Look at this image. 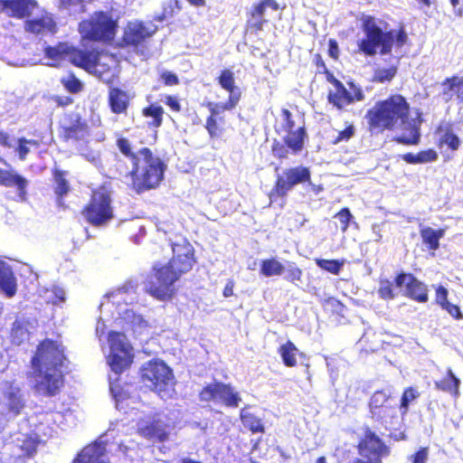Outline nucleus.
I'll return each instance as SVG.
<instances>
[{"instance_id": "obj_28", "label": "nucleus", "mask_w": 463, "mask_h": 463, "mask_svg": "<svg viewBox=\"0 0 463 463\" xmlns=\"http://www.w3.org/2000/svg\"><path fill=\"white\" fill-rule=\"evenodd\" d=\"M434 387L439 392L449 393L454 399H458L460 395V380L450 367L447 368L442 378L434 381Z\"/></svg>"}, {"instance_id": "obj_4", "label": "nucleus", "mask_w": 463, "mask_h": 463, "mask_svg": "<svg viewBox=\"0 0 463 463\" xmlns=\"http://www.w3.org/2000/svg\"><path fill=\"white\" fill-rule=\"evenodd\" d=\"M195 263L191 260L171 258L165 264L154 265L145 280V291L156 300H171L176 292L175 282L191 271Z\"/></svg>"}, {"instance_id": "obj_49", "label": "nucleus", "mask_w": 463, "mask_h": 463, "mask_svg": "<svg viewBox=\"0 0 463 463\" xmlns=\"http://www.w3.org/2000/svg\"><path fill=\"white\" fill-rule=\"evenodd\" d=\"M289 150V146L284 140L283 142L274 140L271 145V154L275 158H277L279 161H282L288 157Z\"/></svg>"}, {"instance_id": "obj_12", "label": "nucleus", "mask_w": 463, "mask_h": 463, "mask_svg": "<svg viewBox=\"0 0 463 463\" xmlns=\"http://www.w3.org/2000/svg\"><path fill=\"white\" fill-rule=\"evenodd\" d=\"M156 26L142 21L128 22L120 39V46L132 48L137 53L144 54L148 50L147 42L156 33Z\"/></svg>"}, {"instance_id": "obj_6", "label": "nucleus", "mask_w": 463, "mask_h": 463, "mask_svg": "<svg viewBox=\"0 0 463 463\" xmlns=\"http://www.w3.org/2000/svg\"><path fill=\"white\" fill-rule=\"evenodd\" d=\"M110 190L106 185L91 189L88 202L80 210L84 221L92 227H103L114 219Z\"/></svg>"}, {"instance_id": "obj_5", "label": "nucleus", "mask_w": 463, "mask_h": 463, "mask_svg": "<svg viewBox=\"0 0 463 463\" xmlns=\"http://www.w3.org/2000/svg\"><path fill=\"white\" fill-rule=\"evenodd\" d=\"M118 29V20L111 13L101 10L95 11L87 19L82 20L78 26L82 40L102 43L113 42Z\"/></svg>"}, {"instance_id": "obj_40", "label": "nucleus", "mask_w": 463, "mask_h": 463, "mask_svg": "<svg viewBox=\"0 0 463 463\" xmlns=\"http://www.w3.org/2000/svg\"><path fill=\"white\" fill-rule=\"evenodd\" d=\"M284 272V265L274 257L260 261V273L264 277L280 276Z\"/></svg>"}, {"instance_id": "obj_13", "label": "nucleus", "mask_w": 463, "mask_h": 463, "mask_svg": "<svg viewBox=\"0 0 463 463\" xmlns=\"http://www.w3.org/2000/svg\"><path fill=\"white\" fill-rule=\"evenodd\" d=\"M172 378V370L162 361H149L141 368L142 382L148 383L150 389L158 394L168 389Z\"/></svg>"}, {"instance_id": "obj_32", "label": "nucleus", "mask_w": 463, "mask_h": 463, "mask_svg": "<svg viewBox=\"0 0 463 463\" xmlns=\"http://www.w3.org/2000/svg\"><path fill=\"white\" fill-rule=\"evenodd\" d=\"M437 133L443 134L437 141V146L441 148L446 146L451 151H457L461 146L460 138L454 133L451 124H448L446 127L441 125L437 127Z\"/></svg>"}, {"instance_id": "obj_43", "label": "nucleus", "mask_w": 463, "mask_h": 463, "mask_svg": "<svg viewBox=\"0 0 463 463\" xmlns=\"http://www.w3.org/2000/svg\"><path fill=\"white\" fill-rule=\"evenodd\" d=\"M60 82L71 94H78L84 89V84L76 77L73 72H69L68 75L62 77L60 80Z\"/></svg>"}, {"instance_id": "obj_56", "label": "nucleus", "mask_w": 463, "mask_h": 463, "mask_svg": "<svg viewBox=\"0 0 463 463\" xmlns=\"http://www.w3.org/2000/svg\"><path fill=\"white\" fill-rule=\"evenodd\" d=\"M354 135V127L349 123L346 127L338 132L335 138L332 141L333 144H338L341 142H347Z\"/></svg>"}, {"instance_id": "obj_36", "label": "nucleus", "mask_w": 463, "mask_h": 463, "mask_svg": "<svg viewBox=\"0 0 463 463\" xmlns=\"http://www.w3.org/2000/svg\"><path fill=\"white\" fill-rule=\"evenodd\" d=\"M164 113L163 107L157 102H152L144 107L141 110L143 117L151 118V121L148 122V127L154 128H158L162 126Z\"/></svg>"}, {"instance_id": "obj_3", "label": "nucleus", "mask_w": 463, "mask_h": 463, "mask_svg": "<svg viewBox=\"0 0 463 463\" xmlns=\"http://www.w3.org/2000/svg\"><path fill=\"white\" fill-rule=\"evenodd\" d=\"M116 146L131 163L128 175L131 177L130 188L133 191L139 194L160 184L166 166L149 147L144 146L134 151L131 141L125 137H118Z\"/></svg>"}, {"instance_id": "obj_35", "label": "nucleus", "mask_w": 463, "mask_h": 463, "mask_svg": "<svg viewBox=\"0 0 463 463\" xmlns=\"http://www.w3.org/2000/svg\"><path fill=\"white\" fill-rule=\"evenodd\" d=\"M172 248V257L175 259L183 260H191V261L196 262L195 250L191 242L183 238L178 241H175L171 243Z\"/></svg>"}, {"instance_id": "obj_48", "label": "nucleus", "mask_w": 463, "mask_h": 463, "mask_svg": "<svg viewBox=\"0 0 463 463\" xmlns=\"http://www.w3.org/2000/svg\"><path fill=\"white\" fill-rule=\"evenodd\" d=\"M69 49H70L69 46H67L63 43H59L56 46L45 47L44 54L47 58L54 60V61H59V60H61L62 58L68 59V52L67 51Z\"/></svg>"}, {"instance_id": "obj_20", "label": "nucleus", "mask_w": 463, "mask_h": 463, "mask_svg": "<svg viewBox=\"0 0 463 463\" xmlns=\"http://www.w3.org/2000/svg\"><path fill=\"white\" fill-rule=\"evenodd\" d=\"M67 52L68 61L72 65L89 72L92 71V68L97 65L99 61V50L97 49L88 50L71 46Z\"/></svg>"}, {"instance_id": "obj_18", "label": "nucleus", "mask_w": 463, "mask_h": 463, "mask_svg": "<svg viewBox=\"0 0 463 463\" xmlns=\"http://www.w3.org/2000/svg\"><path fill=\"white\" fill-rule=\"evenodd\" d=\"M268 7H270L274 11L279 9V4L275 0H261L251 6L250 10L247 13L245 24L247 32L257 33L263 30L264 24L268 22V20L264 18L265 10Z\"/></svg>"}, {"instance_id": "obj_50", "label": "nucleus", "mask_w": 463, "mask_h": 463, "mask_svg": "<svg viewBox=\"0 0 463 463\" xmlns=\"http://www.w3.org/2000/svg\"><path fill=\"white\" fill-rule=\"evenodd\" d=\"M28 145L36 146H38V142L34 139H27L24 137H19L17 139L16 152H17L18 157L21 161H24L27 157V155L30 152Z\"/></svg>"}, {"instance_id": "obj_19", "label": "nucleus", "mask_w": 463, "mask_h": 463, "mask_svg": "<svg viewBox=\"0 0 463 463\" xmlns=\"http://www.w3.org/2000/svg\"><path fill=\"white\" fill-rule=\"evenodd\" d=\"M170 426L160 419L141 420L137 432L142 438L156 442H165L170 438Z\"/></svg>"}, {"instance_id": "obj_61", "label": "nucleus", "mask_w": 463, "mask_h": 463, "mask_svg": "<svg viewBox=\"0 0 463 463\" xmlns=\"http://www.w3.org/2000/svg\"><path fill=\"white\" fill-rule=\"evenodd\" d=\"M164 103L174 112H180L182 109L178 99L173 95H166Z\"/></svg>"}, {"instance_id": "obj_46", "label": "nucleus", "mask_w": 463, "mask_h": 463, "mask_svg": "<svg viewBox=\"0 0 463 463\" xmlns=\"http://www.w3.org/2000/svg\"><path fill=\"white\" fill-rule=\"evenodd\" d=\"M397 74V67L392 65L388 68L376 69L373 75V81L378 83L390 82Z\"/></svg>"}, {"instance_id": "obj_54", "label": "nucleus", "mask_w": 463, "mask_h": 463, "mask_svg": "<svg viewBox=\"0 0 463 463\" xmlns=\"http://www.w3.org/2000/svg\"><path fill=\"white\" fill-rule=\"evenodd\" d=\"M159 80L165 87H173L180 83V80L177 74L170 71H162L159 73Z\"/></svg>"}, {"instance_id": "obj_1", "label": "nucleus", "mask_w": 463, "mask_h": 463, "mask_svg": "<svg viewBox=\"0 0 463 463\" xmlns=\"http://www.w3.org/2000/svg\"><path fill=\"white\" fill-rule=\"evenodd\" d=\"M411 105L402 94H391L386 99L379 100L366 111L365 119L368 129L372 133L392 131L399 127L409 125L410 135H401L395 141L405 146L420 143V133L419 126L410 124Z\"/></svg>"}, {"instance_id": "obj_39", "label": "nucleus", "mask_w": 463, "mask_h": 463, "mask_svg": "<svg viewBox=\"0 0 463 463\" xmlns=\"http://www.w3.org/2000/svg\"><path fill=\"white\" fill-rule=\"evenodd\" d=\"M402 157L408 164H425L436 161L438 159V153L433 148H429L421 150L417 154L406 153Z\"/></svg>"}, {"instance_id": "obj_59", "label": "nucleus", "mask_w": 463, "mask_h": 463, "mask_svg": "<svg viewBox=\"0 0 463 463\" xmlns=\"http://www.w3.org/2000/svg\"><path fill=\"white\" fill-rule=\"evenodd\" d=\"M448 314H449L454 319L459 320L463 318L462 312L459 306L448 302L446 305L441 307Z\"/></svg>"}, {"instance_id": "obj_42", "label": "nucleus", "mask_w": 463, "mask_h": 463, "mask_svg": "<svg viewBox=\"0 0 463 463\" xmlns=\"http://www.w3.org/2000/svg\"><path fill=\"white\" fill-rule=\"evenodd\" d=\"M241 420L243 426L252 433H263L264 426L261 420L253 413H241Z\"/></svg>"}, {"instance_id": "obj_41", "label": "nucleus", "mask_w": 463, "mask_h": 463, "mask_svg": "<svg viewBox=\"0 0 463 463\" xmlns=\"http://www.w3.org/2000/svg\"><path fill=\"white\" fill-rule=\"evenodd\" d=\"M29 331L23 321L15 320L12 326L10 333L11 343L14 345H20L29 339Z\"/></svg>"}, {"instance_id": "obj_14", "label": "nucleus", "mask_w": 463, "mask_h": 463, "mask_svg": "<svg viewBox=\"0 0 463 463\" xmlns=\"http://www.w3.org/2000/svg\"><path fill=\"white\" fill-rule=\"evenodd\" d=\"M90 136V128L87 120L79 113L66 116L59 128V137L65 143H87Z\"/></svg>"}, {"instance_id": "obj_22", "label": "nucleus", "mask_w": 463, "mask_h": 463, "mask_svg": "<svg viewBox=\"0 0 463 463\" xmlns=\"http://www.w3.org/2000/svg\"><path fill=\"white\" fill-rule=\"evenodd\" d=\"M207 108L210 111V115L206 118L205 129L207 130L211 138L219 137L222 133L223 128L219 122L223 121V118L221 117V113L225 110H232L234 108L227 106V104L213 103L209 102Z\"/></svg>"}, {"instance_id": "obj_10", "label": "nucleus", "mask_w": 463, "mask_h": 463, "mask_svg": "<svg viewBox=\"0 0 463 463\" xmlns=\"http://www.w3.org/2000/svg\"><path fill=\"white\" fill-rule=\"evenodd\" d=\"M108 341L110 348L108 363L115 373L120 374L133 363L132 347L121 332L110 331Z\"/></svg>"}, {"instance_id": "obj_9", "label": "nucleus", "mask_w": 463, "mask_h": 463, "mask_svg": "<svg viewBox=\"0 0 463 463\" xmlns=\"http://www.w3.org/2000/svg\"><path fill=\"white\" fill-rule=\"evenodd\" d=\"M369 411L372 419L389 430L398 423V415L392 392L381 389L373 392L369 400Z\"/></svg>"}, {"instance_id": "obj_2", "label": "nucleus", "mask_w": 463, "mask_h": 463, "mask_svg": "<svg viewBox=\"0 0 463 463\" xmlns=\"http://www.w3.org/2000/svg\"><path fill=\"white\" fill-rule=\"evenodd\" d=\"M66 361L63 348L56 341L45 338L41 341L31 359L34 376L39 379L34 390L40 394L53 397L64 386L65 375L62 367Z\"/></svg>"}, {"instance_id": "obj_62", "label": "nucleus", "mask_w": 463, "mask_h": 463, "mask_svg": "<svg viewBox=\"0 0 463 463\" xmlns=\"http://www.w3.org/2000/svg\"><path fill=\"white\" fill-rule=\"evenodd\" d=\"M339 46L337 43V41L335 39H329L328 41V55L334 59L335 61H337L339 59Z\"/></svg>"}, {"instance_id": "obj_38", "label": "nucleus", "mask_w": 463, "mask_h": 463, "mask_svg": "<svg viewBox=\"0 0 463 463\" xmlns=\"http://www.w3.org/2000/svg\"><path fill=\"white\" fill-rule=\"evenodd\" d=\"M278 353L285 366L295 367L297 365V354L298 353V349L292 341L288 340L286 343L282 344L278 348Z\"/></svg>"}, {"instance_id": "obj_52", "label": "nucleus", "mask_w": 463, "mask_h": 463, "mask_svg": "<svg viewBox=\"0 0 463 463\" xmlns=\"http://www.w3.org/2000/svg\"><path fill=\"white\" fill-rule=\"evenodd\" d=\"M313 61L317 68V73L324 74L328 82L332 80V77H335L333 72L327 69L326 62L324 61L320 53H316L314 55Z\"/></svg>"}, {"instance_id": "obj_15", "label": "nucleus", "mask_w": 463, "mask_h": 463, "mask_svg": "<svg viewBox=\"0 0 463 463\" xmlns=\"http://www.w3.org/2000/svg\"><path fill=\"white\" fill-rule=\"evenodd\" d=\"M281 116L283 118L282 130L287 133L284 141L289 146L291 153L298 155L305 146V139L307 137L306 128L304 125H296L292 113L288 109H282Z\"/></svg>"}, {"instance_id": "obj_34", "label": "nucleus", "mask_w": 463, "mask_h": 463, "mask_svg": "<svg viewBox=\"0 0 463 463\" xmlns=\"http://www.w3.org/2000/svg\"><path fill=\"white\" fill-rule=\"evenodd\" d=\"M445 232L444 228L434 230L430 227H423L420 230V235L429 250H436L439 248V240L445 235Z\"/></svg>"}, {"instance_id": "obj_21", "label": "nucleus", "mask_w": 463, "mask_h": 463, "mask_svg": "<svg viewBox=\"0 0 463 463\" xmlns=\"http://www.w3.org/2000/svg\"><path fill=\"white\" fill-rule=\"evenodd\" d=\"M36 7L35 0H0V13L16 19L29 17Z\"/></svg>"}, {"instance_id": "obj_26", "label": "nucleus", "mask_w": 463, "mask_h": 463, "mask_svg": "<svg viewBox=\"0 0 463 463\" xmlns=\"http://www.w3.org/2000/svg\"><path fill=\"white\" fill-rule=\"evenodd\" d=\"M71 463H110L105 458V448L99 443L85 446Z\"/></svg>"}, {"instance_id": "obj_53", "label": "nucleus", "mask_w": 463, "mask_h": 463, "mask_svg": "<svg viewBox=\"0 0 463 463\" xmlns=\"http://www.w3.org/2000/svg\"><path fill=\"white\" fill-rule=\"evenodd\" d=\"M335 217L337 218L341 223V232H345L349 228L351 220L353 219V215L349 208H342L339 212H337L335 214Z\"/></svg>"}, {"instance_id": "obj_23", "label": "nucleus", "mask_w": 463, "mask_h": 463, "mask_svg": "<svg viewBox=\"0 0 463 463\" xmlns=\"http://www.w3.org/2000/svg\"><path fill=\"white\" fill-rule=\"evenodd\" d=\"M132 96L128 90L119 87H110L108 91V105L113 114H127Z\"/></svg>"}, {"instance_id": "obj_60", "label": "nucleus", "mask_w": 463, "mask_h": 463, "mask_svg": "<svg viewBox=\"0 0 463 463\" xmlns=\"http://www.w3.org/2000/svg\"><path fill=\"white\" fill-rule=\"evenodd\" d=\"M429 458V448L421 447L411 455V463H426Z\"/></svg>"}, {"instance_id": "obj_33", "label": "nucleus", "mask_w": 463, "mask_h": 463, "mask_svg": "<svg viewBox=\"0 0 463 463\" xmlns=\"http://www.w3.org/2000/svg\"><path fill=\"white\" fill-rule=\"evenodd\" d=\"M0 288L7 297H13L16 292V279L11 269L0 261Z\"/></svg>"}, {"instance_id": "obj_44", "label": "nucleus", "mask_w": 463, "mask_h": 463, "mask_svg": "<svg viewBox=\"0 0 463 463\" xmlns=\"http://www.w3.org/2000/svg\"><path fill=\"white\" fill-rule=\"evenodd\" d=\"M420 393L415 387L410 386L404 389L400 401V411L402 415L409 411L410 403L420 397Z\"/></svg>"}, {"instance_id": "obj_27", "label": "nucleus", "mask_w": 463, "mask_h": 463, "mask_svg": "<svg viewBox=\"0 0 463 463\" xmlns=\"http://www.w3.org/2000/svg\"><path fill=\"white\" fill-rule=\"evenodd\" d=\"M442 95L446 101L456 100L463 104V77L453 75L446 78L442 82Z\"/></svg>"}, {"instance_id": "obj_17", "label": "nucleus", "mask_w": 463, "mask_h": 463, "mask_svg": "<svg viewBox=\"0 0 463 463\" xmlns=\"http://www.w3.org/2000/svg\"><path fill=\"white\" fill-rule=\"evenodd\" d=\"M394 284L398 288L404 287L405 296L418 303H426L429 300L427 286L414 274L400 272L394 278Z\"/></svg>"}, {"instance_id": "obj_58", "label": "nucleus", "mask_w": 463, "mask_h": 463, "mask_svg": "<svg viewBox=\"0 0 463 463\" xmlns=\"http://www.w3.org/2000/svg\"><path fill=\"white\" fill-rule=\"evenodd\" d=\"M61 5L69 10L85 11V0H60Z\"/></svg>"}, {"instance_id": "obj_16", "label": "nucleus", "mask_w": 463, "mask_h": 463, "mask_svg": "<svg viewBox=\"0 0 463 463\" xmlns=\"http://www.w3.org/2000/svg\"><path fill=\"white\" fill-rule=\"evenodd\" d=\"M329 82L334 85L335 90L329 92L327 99L329 103L338 109H343L345 106L364 99L362 89L354 82L348 83L349 90L335 77H332Z\"/></svg>"}, {"instance_id": "obj_37", "label": "nucleus", "mask_w": 463, "mask_h": 463, "mask_svg": "<svg viewBox=\"0 0 463 463\" xmlns=\"http://www.w3.org/2000/svg\"><path fill=\"white\" fill-rule=\"evenodd\" d=\"M115 61L116 59L113 54L99 51V61L97 65L92 68L91 72L96 73L99 78L108 75L112 72Z\"/></svg>"}, {"instance_id": "obj_29", "label": "nucleus", "mask_w": 463, "mask_h": 463, "mask_svg": "<svg viewBox=\"0 0 463 463\" xmlns=\"http://www.w3.org/2000/svg\"><path fill=\"white\" fill-rule=\"evenodd\" d=\"M24 29L27 33L40 35L47 33H53L56 32L55 21L48 16L42 15L37 18L26 20L24 23Z\"/></svg>"}, {"instance_id": "obj_63", "label": "nucleus", "mask_w": 463, "mask_h": 463, "mask_svg": "<svg viewBox=\"0 0 463 463\" xmlns=\"http://www.w3.org/2000/svg\"><path fill=\"white\" fill-rule=\"evenodd\" d=\"M0 146L4 148L13 147V139L11 136L4 130H0Z\"/></svg>"}, {"instance_id": "obj_30", "label": "nucleus", "mask_w": 463, "mask_h": 463, "mask_svg": "<svg viewBox=\"0 0 463 463\" xmlns=\"http://www.w3.org/2000/svg\"><path fill=\"white\" fill-rule=\"evenodd\" d=\"M67 172L61 169H53L52 176L54 181V194L56 195V203L60 208L66 209L67 205L64 203V196L68 194L71 190L69 181L66 179Z\"/></svg>"}, {"instance_id": "obj_64", "label": "nucleus", "mask_w": 463, "mask_h": 463, "mask_svg": "<svg viewBox=\"0 0 463 463\" xmlns=\"http://www.w3.org/2000/svg\"><path fill=\"white\" fill-rule=\"evenodd\" d=\"M408 40L407 33L403 27H401L395 34V43L398 47L403 46Z\"/></svg>"}, {"instance_id": "obj_24", "label": "nucleus", "mask_w": 463, "mask_h": 463, "mask_svg": "<svg viewBox=\"0 0 463 463\" xmlns=\"http://www.w3.org/2000/svg\"><path fill=\"white\" fill-rule=\"evenodd\" d=\"M217 82L222 89L229 93L228 99L222 104L235 108L241 99V92L239 87L236 86L233 72L229 69L221 71L217 77Z\"/></svg>"}, {"instance_id": "obj_31", "label": "nucleus", "mask_w": 463, "mask_h": 463, "mask_svg": "<svg viewBox=\"0 0 463 463\" xmlns=\"http://www.w3.org/2000/svg\"><path fill=\"white\" fill-rule=\"evenodd\" d=\"M4 397L7 400V407L10 412L14 415L21 413L24 408V401L23 399L21 388L19 386L9 383L4 391Z\"/></svg>"}, {"instance_id": "obj_25", "label": "nucleus", "mask_w": 463, "mask_h": 463, "mask_svg": "<svg viewBox=\"0 0 463 463\" xmlns=\"http://www.w3.org/2000/svg\"><path fill=\"white\" fill-rule=\"evenodd\" d=\"M0 185L5 187H16L17 196L20 201L27 199L28 181L25 177L14 170H6L0 167Z\"/></svg>"}, {"instance_id": "obj_8", "label": "nucleus", "mask_w": 463, "mask_h": 463, "mask_svg": "<svg viewBox=\"0 0 463 463\" xmlns=\"http://www.w3.org/2000/svg\"><path fill=\"white\" fill-rule=\"evenodd\" d=\"M311 183V171L307 166L297 165L285 168L276 175L274 184L268 194L269 204L282 201L296 185Z\"/></svg>"}, {"instance_id": "obj_47", "label": "nucleus", "mask_w": 463, "mask_h": 463, "mask_svg": "<svg viewBox=\"0 0 463 463\" xmlns=\"http://www.w3.org/2000/svg\"><path fill=\"white\" fill-rule=\"evenodd\" d=\"M377 293L382 299L386 301L392 300L396 297L393 284L388 279H381L379 280Z\"/></svg>"}, {"instance_id": "obj_55", "label": "nucleus", "mask_w": 463, "mask_h": 463, "mask_svg": "<svg viewBox=\"0 0 463 463\" xmlns=\"http://www.w3.org/2000/svg\"><path fill=\"white\" fill-rule=\"evenodd\" d=\"M38 442L32 439L31 437H27L23 440L20 448L24 453V456L27 458L33 457L37 450Z\"/></svg>"}, {"instance_id": "obj_51", "label": "nucleus", "mask_w": 463, "mask_h": 463, "mask_svg": "<svg viewBox=\"0 0 463 463\" xmlns=\"http://www.w3.org/2000/svg\"><path fill=\"white\" fill-rule=\"evenodd\" d=\"M286 276L285 279L291 282L297 283L302 280L303 271L302 269L295 263L289 262L288 264L287 269H285Z\"/></svg>"}, {"instance_id": "obj_45", "label": "nucleus", "mask_w": 463, "mask_h": 463, "mask_svg": "<svg viewBox=\"0 0 463 463\" xmlns=\"http://www.w3.org/2000/svg\"><path fill=\"white\" fill-rule=\"evenodd\" d=\"M316 263L320 269L333 275H338L345 265V260L317 259Z\"/></svg>"}, {"instance_id": "obj_57", "label": "nucleus", "mask_w": 463, "mask_h": 463, "mask_svg": "<svg viewBox=\"0 0 463 463\" xmlns=\"http://www.w3.org/2000/svg\"><path fill=\"white\" fill-rule=\"evenodd\" d=\"M448 302H449L448 289L444 286L439 285L435 288V303L441 307Z\"/></svg>"}, {"instance_id": "obj_7", "label": "nucleus", "mask_w": 463, "mask_h": 463, "mask_svg": "<svg viewBox=\"0 0 463 463\" xmlns=\"http://www.w3.org/2000/svg\"><path fill=\"white\" fill-rule=\"evenodd\" d=\"M361 22L365 36L357 43L359 52L372 57L377 53V49L380 48V54H390L394 40L393 31H383L373 15H363Z\"/></svg>"}, {"instance_id": "obj_11", "label": "nucleus", "mask_w": 463, "mask_h": 463, "mask_svg": "<svg viewBox=\"0 0 463 463\" xmlns=\"http://www.w3.org/2000/svg\"><path fill=\"white\" fill-rule=\"evenodd\" d=\"M198 398L201 402L221 403L227 408H237L241 402V397L234 387L221 381L205 384L200 390Z\"/></svg>"}]
</instances>
